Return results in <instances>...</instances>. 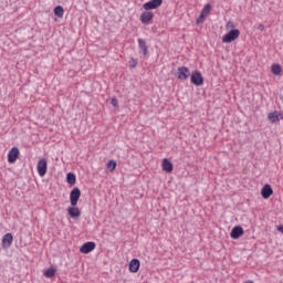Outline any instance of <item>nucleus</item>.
Wrapping results in <instances>:
<instances>
[{
	"mask_svg": "<svg viewBox=\"0 0 283 283\" xmlns=\"http://www.w3.org/2000/svg\"><path fill=\"white\" fill-rule=\"evenodd\" d=\"M129 65H130L132 69H134V67H136V66L138 65V61L132 60V61L129 62Z\"/></svg>",
	"mask_w": 283,
	"mask_h": 283,
	"instance_id": "26",
	"label": "nucleus"
},
{
	"mask_svg": "<svg viewBox=\"0 0 283 283\" xmlns=\"http://www.w3.org/2000/svg\"><path fill=\"white\" fill-rule=\"evenodd\" d=\"M111 105H113V107H118V99L113 98V99L111 101Z\"/></svg>",
	"mask_w": 283,
	"mask_h": 283,
	"instance_id": "27",
	"label": "nucleus"
},
{
	"mask_svg": "<svg viewBox=\"0 0 283 283\" xmlns=\"http://www.w3.org/2000/svg\"><path fill=\"white\" fill-rule=\"evenodd\" d=\"M70 218H81V210L76 206H72L67 209Z\"/></svg>",
	"mask_w": 283,
	"mask_h": 283,
	"instance_id": "15",
	"label": "nucleus"
},
{
	"mask_svg": "<svg viewBox=\"0 0 283 283\" xmlns=\"http://www.w3.org/2000/svg\"><path fill=\"white\" fill-rule=\"evenodd\" d=\"M18 158H19V148L18 147L11 148L8 154V163L12 165L17 163Z\"/></svg>",
	"mask_w": 283,
	"mask_h": 283,
	"instance_id": "8",
	"label": "nucleus"
},
{
	"mask_svg": "<svg viewBox=\"0 0 283 283\" xmlns=\"http://www.w3.org/2000/svg\"><path fill=\"white\" fill-rule=\"evenodd\" d=\"M191 76V72L189 71V67L187 66H179L177 70V78L179 81H187Z\"/></svg>",
	"mask_w": 283,
	"mask_h": 283,
	"instance_id": "3",
	"label": "nucleus"
},
{
	"mask_svg": "<svg viewBox=\"0 0 283 283\" xmlns=\"http://www.w3.org/2000/svg\"><path fill=\"white\" fill-rule=\"evenodd\" d=\"M268 119L270 120V123H273V124L280 123V116H279L277 111H275L273 113H269Z\"/></svg>",
	"mask_w": 283,
	"mask_h": 283,
	"instance_id": "17",
	"label": "nucleus"
},
{
	"mask_svg": "<svg viewBox=\"0 0 283 283\" xmlns=\"http://www.w3.org/2000/svg\"><path fill=\"white\" fill-rule=\"evenodd\" d=\"M66 182L71 185V187H74V185H76V175H74V172H69L66 175Z\"/></svg>",
	"mask_w": 283,
	"mask_h": 283,
	"instance_id": "18",
	"label": "nucleus"
},
{
	"mask_svg": "<svg viewBox=\"0 0 283 283\" xmlns=\"http://www.w3.org/2000/svg\"><path fill=\"white\" fill-rule=\"evenodd\" d=\"M160 6H163V0H150L146 3H144L143 8L144 10H158V8H160Z\"/></svg>",
	"mask_w": 283,
	"mask_h": 283,
	"instance_id": "6",
	"label": "nucleus"
},
{
	"mask_svg": "<svg viewBox=\"0 0 283 283\" xmlns=\"http://www.w3.org/2000/svg\"><path fill=\"white\" fill-rule=\"evenodd\" d=\"M138 48L139 50L143 52V54L145 56H147L148 52H149V48L147 46V42L144 39H138Z\"/></svg>",
	"mask_w": 283,
	"mask_h": 283,
	"instance_id": "14",
	"label": "nucleus"
},
{
	"mask_svg": "<svg viewBox=\"0 0 283 283\" xmlns=\"http://www.w3.org/2000/svg\"><path fill=\"white\" fill-rule=\"evenodd\" d=\"M277 231H280L281 233H283V226H279V227H277Z\"/></svg>",
	"mask_w": 283,
	"mask_h": 283,
	"instance_id": "29",
	"label": "nucleus"
},
{
	"mask_svg": "<svg viewBox=\"0 0 283 283\" xmlns=\"http://www.w3.org/2000/svg\"><path fill=\"white\" fill-rule=\"evenodd\" d=\"M56 275V269L50 268L44 271V277H54Z\"/></svg>",
	"mask_w": 283,
	"mask_h": 283,
	"instance_id": "21",
	"label": "nucleus"
},
{
	"mask_svg": "<svg viewBox=\"0 0 283 283\" xmlns=\"http://www.w3.org/2000/svg\"><path fill=\"white\" fill-rule=\"evenodd\" d=\"M161 168L163 171H166V174H171V171H174V164L169 159L164 158L161 163Z\"/></svg>",
	"mask_w": 283,
	"mask_h": 283,
	"instance_id": "12",
	"label": "nucleus"
},
{
	"mask_svg": "<svg viewBox=\"0 0 283 283\" xmlns=\"http://www.w3.org/2000/svg\"><path fill=\"white\" fill-rule=\"evenodd\" d=\"M261 196L264 198V200H269L270 196H273V188H271V185L265 184L261 190Z\"/></svg>",
	"mask_w": 283,
	"mask_h": 283,
	"instance_id": "10",
	"label": "nucleus"
},
{
	"mask_svg": "<svg viewBox=\"0 0 283 283\" xmlns=\"http://www.w3.org/2000/svg\"><path fill=\"white\" fill-rule=\"evenodd\" d=\"M14 240V238L12 237V233H7L3 235L2 238V244L6 249H8V247H10L12 244V241Z\"/></svg>",
	"mask_w": 283,
	"mask_h": 283,
	"instance_id": "16",
	"label": "nucleus"
},
{
	"mask_svg": "<svg viewBox=\"0 0 283 283\" xmlns=\"http://www.w3.org/2000/svg\"><path fill=\"white\" fill-rule=\"evenodd\" d=\"M279 120H283V113H279Z\"/></svg>",
	"mask_w": 283,
	"mask_h": 283,
	"instance_id": "30",
	"label": "nucleus"
},
{
	"mask_svg": "<svg viewBox=\"0 0 283 283\" xmlns=\"http://www.w3.org/2000/svg\"><path fill=\"white\" fill-rule=\"evenodd\" d=\"M107 168L111 169V171H114V169H116V160L111 159V160L107 163Z\"/></svg>",
	"mask_w": 283,
	"mask_h": 283,
	"instance_id": "23",
	"label": "nucleus"
},
{
	"mask_svg": "<svg viewBox=\"0 0 283 283\" xmlns=\"http://www.w3.org/2000/svg\"><path fill=\"white\" fill-rule=\"evenodd\" d=\"M240 36V30L238 29H231L226 35L222 38L223 43H232V41H235Z\"/></svg>",
	"mask_w": 283,
	"mask_h": 283,
	"instance_id": "2",
	"label": "nucleus"
},
{
	"mask_svg": "<svg viewBox=\"0 0 283 283\" xmlns=\"http://www.w3.org/2000/svg\"><path fill=\"white\" fill-rule=\"evenodd\" d=\"M258 30H261V32L264 31L263 24H259Z\"/></svg>",
	"mask_w": 283,
	"mask_h": 283,
	"instance_id": "28",
	"label": "nucleus"
},
{
	"mask_svg": "<svg viewBox=\"0 0 283 283\" xmlns=\"http://www.w3.org/2000/svg\"><path fill=\"white\" fill-rule=\"evenodd\" d=\"M242 235H244V229H242V227L237 226L231 230L230 238H232V240H238L242 238Z\"/></svg>",
	"mask_w": 283,
	"mask_h": 283,
	"instance_id": "9",
	"label": "nucleus"
},
{
	"mask_svg": "<svg viewBox=\"0 0 283 283\" xmlns=\"http://www.w3.org/2000/svg\"><path fill=\"white\" fill-rule=\"evenodd\" d=\"M54 14L59 19H63V14H65V10H63V7L57 6V7L54 8Z\"/></svg>",
	"mask_w": 283,
	"mask_h": 283,
	"instance_id": "20",
	"label": "nucleus"
},
{
	"mask_svg": "<svg viewBox=\"0 0 283 283\" xmlns=\"http://www.w3.org/2000/svg\"><path fill=\"white\" fill-rule=\"evenodd\" d=\"M154 19V13L151 11H145L144 13H142L139 20L142 23H144V25L149 24V21H151Z\"/></svg>",
	"mask_w": 283,
	"mask_h": 283,
	"instance_id": "11",
	"label": "nucleus"
},
{
	"mask_svg": "<svg viewBox=\"0 0 283 283\" xmlns=\"http://www.w3.org/2000/svg\"><path fill=\"white\" fill-rule=\"evenodd\" d=\"M226 28L227 30H233V28H235V24L233 23V21H228Z\"/></svg>",
	"mask_w": 283,
	"mask_h": 283,
	"instance_id": "25",
	"label": "nucleus"
},
{
	"mask_svg": "<svg viewBox=\"0 0 283 283\" xmlns=\"http://www.w3.org/2000/svg\"><path fill=\"white\" fill-rule=\"evenodd\" d=\"M138 269H140V261L138 259H133L129 262V271H130V273H138Z\"/></svg>",
	"mask_w": 283,
	"mask_h": 283,
	"instance_id": "13",
	"label": "nucleus"
},
{
	"mask_svg": "<svg viewBox=\"0 0 283 283\" xmlns=\"http://www.w3.org/2000/svg\"><path fill=\"white\" fill-rule=\"evenodd\" d=\"M205 19H207V15H205V13H201L200 17L197 19V24L200 25V23H205Z\"/></svg>",
	"mask_w": 283,
	"mask_h": 283,
	"instance_id": "24",
	"label": "nucleus"
},
{
	"mask_svg": "<svg viewBox=\"0 0 283 283\" xmlns=\"http://www.w3.org/2000/svg\"><path fill=\"white\" fill-rule=\"evenodd\" d=\"M36 169H38L39 176L43 178V176L48 174V159L45 158L39 159Z\"/></svg>",
	"mask_w": 283,
	"mask_h": 283,
	"instance_id": "4",
	"label": "nucleus"
},
{
	"mask_svg": "<svg viewBox=\"0 0 283 283\" xmlns=\"http://www.w3.org/2000/svg\"><path fill=\"white\" fill-rule=\"evenodd\" d=\"M209 12H211V4L207 3V4L203 7V9H202L201 14H203V15L207 17V14H209Z\"/></svg>",
	"mask_w": 283,
	"mask_h": 283,
	"instance_id": "22",
	"label": "nucleus"
},
{
	"mask_svg": "<svg viewBox=\"0 0 283 283\" xmlns=\"http://www.w3.org/2000/svg\"><path fill=\"white\" fill-rule=\"evenodd\" d=\"M190 83H192V85H196V87L205 85V77H202V73H200V71L193 72L190 75Z\"/></svg>",
	"mask_w": 283,
	"mask_h": 283,
	"instance_id": "1",
	"label": "nucleus"
},
{
	"mask_svg": "<svg viewBox=\"0 0 283 283\" xmlns=\"http://www.w3.org/2000/svg\"><path fill=\"white\" fill-rule=\"evenodd\" d=\"M95 249H96V243L88 241L80 248V252L87 254V253H92V251H94Z\"/></svg>",
	"mask_w": 283,
	"mask_h": 283,
	"instance_id": "7",
	"label": "nucleus"
},
{
	"mask_svg": "<svg viewBox=\"0 0 283 283\" xmlns=\"http://www.w3.org/2000/svg\"><path fill=\"white\" fill-rule=\"evenodd\" d=\"M80 198H81V189L73 188L70 193L71 207H76L78 205Z\"/></svg>",
	"mask_w": 283,
	"mask_h": 283,
	"instance_id": "5",
	"label": "nucleus"
},
{
	"mask_svg": "<svg viewBox=\"0 0 283 283\" xmlns=\"http://www.w3.org/2000/svg\"><path fill=\"white\" fill-rule=\"evenodd\" d=\"M271 72L272 74H274L275 76H280V74H282V66L280 64H273L271 66Z\"/></svg>",
	"mask_w": 283,
	"mask_h": 283,
	"instance_id": "19",
	"label": "nucleus"
}]
</instances>
